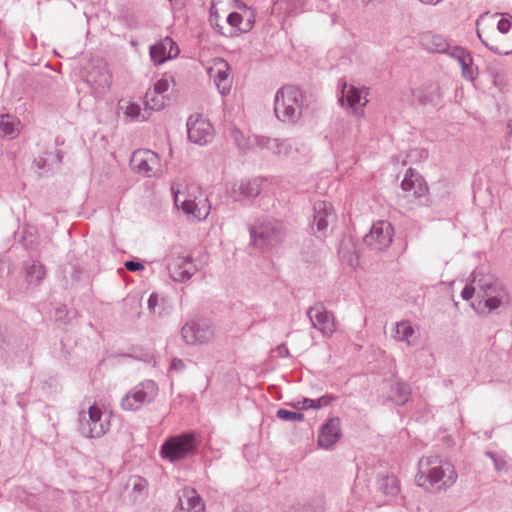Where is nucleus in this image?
<instances>
[{"label":"nucleus","mask_w":512,"mask_h":512,"mask_svg":"<svg viewBox=\"0 0 512 512\" xmlns=\"http://www.w3.org/2000/svg\"><path fill=\"white\" fill-rule=\"evenodd\" d=\"M476 294V303L472 307L478 313L491 312L499 308L506 298V291L501 282L489 273L474 270L461 292L464 300H470Z\"/></svg>","instance_id":"obj_1"},{"label":"nucleus","mask_w":512,"mask_h":512,"mask_svg":"<svg viewBox=\"0 0 512 512\" xmlns=\"http://www.w3.org/2000/svg\"><path fill=\"white\" fill-rule=\"evenodd\" d=\"M457 472L453 465L439 456H424L418 462L416 484L428 492L446 490L454 485Z\"/></svg>","instance_id":"obj_2"},{"label":"nucleus","mask_w":512,"mask_h":512,"mask_svg":"<svg viewBox=\"0 0 512 512\" xmlns=\"http://www.w3.org/2000/svg\"><path fill=\"white\" fill-rule=\"evenodd\" d=\"M250 244L263 251L279 247L286 238V227L282 221L273 217L262 216L248 226Z\"/></svg>","instance_id":"obj_3"},{"label":"nucleus","mask_w":512,"mask_h":512,"mask_svg":"<svg viewBox=\"0 0 512 512\" xmlns=\"http://www.w3.org/2000/svg\"><path fill=\"white\" fill-rule=\"evenodd\" d=\"M303 95L300 88L285 85L277 90L274 99L276 117L284 123H296L302 115Z\"/></svg>","instance_id":"obj_4"},{"label":"nucleus","mask_w":512,"mask_h":512,"mask_svg":"<svg viewBox=\"0 0 512 512\" xmlns=\"http://www.w3.org/2000/svg\"><path fill=\"white\" fill-rule=\"evenodd\" d=\"M197 451L198 445L194 432L170 436L161 446V456L172 463L194 456Z\"/></svg>","instance_id":"obj_5"},{"label":"nucleus","mask_w":512,"mask_h":512,"mask_svg":"<svg viewBox=\"0 0 512 512\" xmlns=\"http://www.w3.org/2000/svg\"><path fill=\"white\" fill-rule=\"evenodd\" d=\"M166 261L169 274L176 282L189 280L197 271L191 255L180 245H173L169 249Z\"/></svg>","instance_id":"obj_6"},{"label":"nucleus","mask_w":512,"mask_h":512,"mask_svg":"<svg viewBox=\"0 0 512 512\" xmlns=\"http://www.w3.org/2000/svg\"><path fill=\"white\" fill-rule=\"evenodd\" d=\"M158 394V387L152 380H146L129 390L121 400V408L126 411H137L150 404Z\"/></svg>","instance_id":"obj_7"},{"label":"nucleus","mask_w":512,"mask_h":512,"mask_svg":"<svg viewBox=\"0 0 512 512\" xmlns=\"http://www.w3.org/2000/svg\"><path fill=\"white\" fill-rule=\"evenodd\" d=\"M394 229L388 221H377L363 238L364 243L375 251L387 249L393 239Z\"/></svg>","instance_id":"obj_8"},{"label":"nucleus","mask_w":512,"mask_h":512,"mask_svg":"<svg viewBox=\"0 0 512 512\" xmlns=\"http://www.w3.org/2000/svg\"><path fill=\"white\" fill-rule=\"evenodd\" d=\"M130 168L137 174L152 177L160 165V158L157 153L140 149L132 153L130 157Z\"/></svg>","instance_id":"obj_9"},{"label":"nucleus","mask_w":512,"mask_h":512,"mask_svg":"<svg viewBox=\"0 0 512 512\" xmlns=\"http://www.w3.org/2000/svg\"><path fill=\"white\" fill-rule=\"evenodd\" d=\"M187 344H203L214 336V329L209 320L200 319L186 323L181 330Z\"/></svg>","instance_id":"obj_10"},{"label":"nucleus","mask_w":512,"mask_h":512,"mask_svg":"<svg viewBox=\"0 0 512 512\" xmlns=\"http://www.w3.org/2000/svg\"><path fill=\"white\" fill-rule=\"evenodd\" d=\"M186 126L189 141L201 146L212 141L213 126L208 120L202 118L201 115H191L187 120Z\"/></svg>","instance_id":"obj_11"},{"label":"nucleus","mask_w":512,"mask_h":512,"mask_svg":"<svg viewBox=\"0 0 512 512\" xmlns=\"http://www.w3.org/2000/svg\"><path fill=\"white\" fill-rule=\"evenodd\" d=\"M314 329L321 332L323 337H331L335 331L334 316L327 311L322 303H317L306 312Z\"/></svg>","instance_id":"obj_12"},{"label":"nucleus","mask_w":512,"mask_h":512,"mask_svg":"<svg viewBox=\"0 0 512 512\" xmlns=\"http://www.w3.org/2000/svg\"><path fill=\"white\" fill-rule=\"evenodd\" d=\"M338 101L342 107L348 109L356 117L364 115V107L368 103L366 98L362 101V89L353 85H347L346 82L342 85Z\"/></svg>","instance_id":"obj_13"},{"label":"nucleus","mask_w":512,"mask_h":512,"mask_svg":"<svg viewBox=\"0 0 512 512\" xmlns=\"http://www.w3.org/2000/svg\"><path fill=\"white\" fill-rule=\"evenodd\" d=\"M87 83L96 90H105L110 87L112 75L107 63L102 59L92 60L86 75Z\"/></svg>","instance_id":"obj_14"},{"label":"nucleus","mask_w":512,"mask_h":512,"mask_svg":"<svg viewBox=\"0 0 512 512\" xmlns=\"http://www.w3.org/2000/svg\"><path fill=\"white\" fill-rule=\"evenodd\" d=\"M230 66L223 58H215L212 65L207 69V73L213 79L218 91L225 96L230 93L231 80L229 79Z\"/></svg>","instance_id":"obj_15"},{"label":"nucleus","mask_w":512,"mask_h":512,"mask_svg":"<svg viewBox=\"0 0 512 512\" xmlns=\"http://www.w3.org/2000/svg\"><path fill=\"white\" fill-rule=\"evenodd\" d=\"M340 437V419L338 417L330 418L318 433V445L327 450L331 449Z\"/></svg>","instance_id":"obj_16"},{"label":"nucleus","mask_w":512,"mask_h":512,"mask_svg":"<svg viewBox=\"0 0 512 512\" xmlns=\"http://www.w3.org/2000/svg\"><path fill=\"white\" fill-rule=\"evenodd\" d=\"M253 141L255 143L254 147L260 150H267L276 156H287L292 150L289 140L255 135L253 136Z\"/></svg>","instance_id":"obj_17"},{"label":"nucleus","mask_w":512,"mask_h":512,"mask_svg":"<svg viewBox=\"0 0 512 512\" xmlns=\"http://www.w3.org/2000/svg\"><path fill=\"white\" fill-rule=\"evenodd\" d=\"M401 188L404 191H412L416 198H422L428 192V186L424 178L412 168L406 171L405 177L401 182Z\"/></svg>","instance_id":"obj_18"},{"label":"nucleus","mask_w":512,"mask_h":512,"mask_svg":"<svg viewBox=\"0 0 512 512\" xmlns=\"http://www.w3.org/2000/svg\"><path fill=\"white\" fill-rule=\"evenodd\" d=\"M261 192L260 184L257 180L241 182L234 184L229 192V197L233 202H242L245 199L250 200L257 197Z\"/></svg>","instance_id":"obj_19"},{"label":"nucleus","mask_w":512,"mask_h":512,"mask_svg":"<svg viewBox=\"0 0 512 512\" xmlns=\"http://www.w3.org/2000/svg\"><path fill=\"white\" fill-rule=\"evenodd\" d=\"M80 434L87 438H100L108 430V422L96 423L86 420V413L79 414V427Z\"/></svg>","instance_id":"obj_20"},{"label":"nucleus","mask_w":512,"mask_h":512,"mask_svg":"<svg viewBox=\"0 0 512 512\" xmlns=\"http://www.w3.org/2000/svg\"><path fill=\"white\" fill-rule=\"evenodd\" d=\"M413 98L420 105H437L441 98L440 89L435 84H429L424 88L413 91Z\"/></svg>","instance_id":"obj_21"},{"label":"nucleus","mask_w":512,"mask_h":512,"mask_svg":"<svg viewBox=\"0 0 512 512\" xmlns=\"http://www.w3.org/2000/svg\"><path fill=\"white\" fill-rule=\"evenodd\" d=\"M313 224L319 232L326 231L328 227V218L332 215V206L326 201H317L314 206Z\"/></svg>","instance_id":"obj_22"},{"label":"nucleus","mask_w":512,"mask_h":512,"mask_svg":"<svg viewBox=\"0 0 512 512\" xmlns=\"http://www.w3.org/2000/svg\"><path fill=\"white\" fill-rule=\"evenodd\" d=\"M24 269L27 284L35 287L41 284L46 275L45 267L40 262L34 260L27 262Z\"/></svg>","instance_id":"obj_23"},{"label":"nucleus","mask_w":512,"mask_h":512,"mask_svg":"<svg viewBox=\"0 0 512 512\" xmlns=\"http://www.w3.org/2000/svg\"><path fill=\"white\" fill-rule=\"evenodd\" d=\"M172 38L165 37L150 47V58L155 65H161L169 60L167 45H171Z\"/></svg>","instance_id":"obj_24"},{"label":"nucleus","mask_w":512,"mask_h":512,"mask_svg":"<svg viewBox=\"0 0 512 512\" xmlns=\"http://www.w3.org/2000/svg\"><path fill=\"white\" fill-rule=\"evenodd\" d=\"M62 157L59 150L45 152L43 155L35 158L34 164L40 170L50 171L55 165H59L62 162Z\"/></svg>","instance_id":"obj_25"},{"label":"nucleus","mask_w":512,"mask_h":512,"mask_svg":"<svg viewBox=\"0 0 512 512\" xmlns=\"http://www.w3.org/2000/svg\"><path fill=\"white\" fill-rule=\"evenodd\" d=\"M378 489L385 495L395 496L400 492L399 481L394 475H383L377 480Z\"/></svg>","instance_id":"obj_26"},{"label":"nucleus","mask_w":512,"mask_h":512,"mask_svg":"<svg viewBox=\"0 0 512 512\" xmlns=\"http://www.w3.org/2000/svg\"><path fill=\"white\" fill-rule=\"evenodd\" d=\"M182 498H185L187 501V509L192 512H204L205 505L202 501L200 495L194 489L186 488L182 491V496L180 497V501L182 502Z\"/></svg>","instance_id":"obj_27"},{"label":"nucleus","mask_w":512,"mask_h":512,"mask_svg":"<svg viewBox=\"0 0 512 512\" xmlns=\"http://www.w3.org/2000/svg\"><path fill=\"white\" fill-rule=\"evenodd\" d=\"M414 334V328L409 321H401L396 323L393 337L397 341L406 342L411 345V337Z\"/></svg>","instance_id":"obj_28"},{"label":"nucleus","mask_w":512,"mask_h":512,"mask_svg":"<svg viewBox=\"0 0 512 512\" xmlns=\"http://www.w3.org/2000/svg\"><path fill=\"white\" fill-rule=\"evenodd\" d=\"M16 120L9 114L0 115V136L14 138L18 134Z\"/></svg>","instance_id":"obj_29"},{"label":"nucleus","mask_w":512,"mask_h":512,"mask_svg":"<svg viewBox=\"0 0 512 512\" xmlns=\"http://www.w3.org/2000/svg\"><path fill=\"white\" fill-rule=\"evenodd\" d=\"M392 391V399L397 405H404L408 402L411 395V389L408 384L397 382L392 388Z\"/></svg>","instance_id":"obj_30"},{"label":"nucleus","mask_w":512,"mask_h":512,"mask_svg":"<svg viewBox=\"0 0 512 512\" xmlns=\"http://www.w3.org/2000/svg\"><path fill=\"white\" fill-rule=\"evenodd\" d=\"M425 41H428L426 43L427 49L437 52V53H444L448 49V44L446 40L441 35H432L428 34L424 37Z\"/></svg>","instance_id":"obj_31"},{"label":"nucleus","mask_w":512,"mask_h":512,"mask_svg":"<svg viewBox=\"0 0 512 512\" xmlns=\"http://www.w3.org/2000/svg\"><path fill=\"white\" fill-rule=\"evenodd\" d=\"M231 134L236 146L241 152L246 153L255 146L253 138L245 139L244 134L239 129H233Z\"/></svg>","instance_id":"obj_32"},{"label":"nucleus","mask_w":512,"mask_h":512,"mask_svg":"<svg viewBox=\"0 0 512 512\" xmlns=\"http://www.w3.org/2000/svg\"><path fill=\"white\" fill-rule=\"evenodd\" d=\"M335 398L331 395H323L318 399H310V398H303L301 403V407L303 409L308 408H314V409H320L323 407L328 406Z\"/></svg>","instance_id":"obj_33"},{"label":"nucleus","mask_w":512,"mask_h":512,"mask_svg":"<svg viewBox=\"0 0 512 512\" xmlns=\"http://www.w3.org/2000/svg\"><path fill=\"white\" fill-rule=\"evenodd\" d=\"M240 15L243 22V25L240 28V32L247 33L251 31L256 22L257 13L255 9L249 7L248 9H245V11L240 12Z\"/></svg>","instance_id":"obj_34"},{"label":"nucleus","mask_w":512,"mask_h":512,"mask_svg":"<svg viewBox=\"0 0 512 512\" xmlns=\"http://www.w3.org/2000/svg\"><path fill=\"white\" fill-rule=\"evenodd\" d=\"M14 345V338L11 336L6 327L0 324V351L9 352Z\"/></svg>","instance_id":"obj_35"},{"label":"nucleus","mask_w":512,"mask_h":512,"mask_svg":"<svg viewBox=\"0 0 512 512\" xmlns=\"http://www.w3.org/2000/svg\"><path fill=\"white\" fill-rule=\"evenodd\" d=\"M276 415L279 419L283 421H293V422H299L304 419V414L300 412L290 411L287 409H278L276 412Z\"/></svg>","instance_id":"obj_36"},{"label":"nucleus","mask_w":512,"mask_h":512,"mask_svg":"<svg viewBox=\"0 0 512 512\" xmlns=\"http://www.w3.org/2000/svg\"><path fill=\"white\" fill-rule=\"evenodd\" d=\"M219 13L215 6L212 4L210 8V14H209V23L215 29L218 33H220L223 36H228L226 32L223 31V25L219 23ZM229 36H232V33L229 34Z\"/></svg>","instance_id":"obj_37"},{"label":"nucleus","mask_w":512,"mask_h":512,"mask_svg":"<svg viewBox=\"0 0 512 512\" xmlns=\"http://www.w3.org/2000/svg\"><path fill=\"white\" fill-rule=\"evenodd\" d=\"M145 102H146V105L150 109H153V110L162 109L164 106V101H163L162 95H156L154 93H153V95L150 93H146Z\"/></svg>","instance_id":"obj_38"},{"label":"nucleus","mask_w":512,"mask_h":512,"mask_svg":"<svg viewBox=\"0 0 512 512\" xmlns=\"http://www.w3.org/2000/svg\"><path fill=\"white\" fill-rule=\"evenodd\" d=\"M181 208L183 212L188 215H192L199 220L202 218L200 210L197 208V204L193 200H184L181 203Z\"/></svg>","instance_id":"obj_39"},{"label":"nucleus","mask_w":512,"mask_h":512,"mask_svg":"<svg viewBox=\"0 0 512 512\" xmlns=\"http://www.w3.org/2000/svg\"><path fill=\"white\" fill-rule=\"evenodd\" d=\"M461 70H462L463 77L468 79V80L472 81L477 76V68H475L473 66V60L472 61H466V62H465V59L462 60Z\"/></svg>","instance_id":"obj_40"},{"label":"nucleus","mask_w":512,"mask_h":512,"mask_svg":"<svg viewBox=\"0 0 512 512\" xmlns=\"http://www.w3.org/2000/svg\"><path fill=\"white\" fill-rule=\"evenodd\" d=\"M173 80L171 75L165 74L160 80L154 84V94L162 95L169 88L170 81Z\"/></svg>","instance_id":"obj_41"},{"label":"nucleus","mask_w":512,"mask_h":512,"mask_svg":"<svg viewBox=\"0 0 512 512\" xmlns=\"http://www.w3.org/2000/svg\"><path fill=\"white\" fill-rule=\"evenodd\" d=\"M485 455L492 460L494 469L497 472H502V471L506 470L507 463L502 457H500L499 455H497L495 452H492V451H486Z\"/></svg>","instance_id":"obj_42"},{"label":"nucleus","mask_w":512,"mask_h":512,"mask_svg":"<svg viewBox=\"0 0 512 512\" xmlns=\"http://www.w3.org/2000/svg\"><path fill=\"white\" fill-rule=\"evenodd\" d=\"M119 21L123 23L129 29H135L138 27V21L134 13L125 11L119 16Z\"/></svg>","instance_id":"obj_43"},{"label":"nucleus","mask_w":512,"mask_h":512,"mask_svg":"<svg viewBox=\"0 0 512 512\" xmlns=\"http://www.w3.org/2000/svg\"><path fill=\"white\" fill-rule=\"evenodd\" d=\"M477 36L479 38V40L481 41V43L483 45H485V47H487L491 52H493L494 54H498V55H509L512 53V46L507 48V49H501L499 48L498 46H495V45H491L489 44L486 40L483 39L481 33L479 31H477Z\"/></svg>","instance_id":"obj_44"},{"label":"nucleus","mask_w":512,"mask_h":512,"mask_svg":"<svg viewBox=\"0 0 512 512\" xmlns=\"http://www.w3.org/2000/svg\"><path fill=\"white\" fill-rule=\"evenodd\" d=\"M451 56L457 60V62L459 63L460 66H461L462 60H464V58H465V62L472 61V57H471L470 53H468L466 50H464L461 47H454L451 52Z\"/></svg>","instance_id":"obj_45"},{"label":"nucleus","mask_w":512,"mask_h":512,"mask_svg":"<svg viewBox=\"0 0 512 512\" xmlns=\"http://www.w3.org/2000/svg\"><path fill=\"white\" fill-rule=\"evenodd\" d=\"M86 420H89L91 422H96V423H106L107 422V421H105V422L102 421L101 409L96 405H92L89 408L88 414H86Z\"/></svg>","instance_id":"obj_46"},{"label":"nucleus","mask_w":512,"mask_h":512,"mask_svg":"<svg viewBox=\"0 0 512 512\" xmlns=\"http://www.w3.org/2000/svg\"><path fill=\"white\" fill-rule=\"evenodd\" d=\"M226 21L232 28L240 32V28L243 25L240 12H231L228 14Z\"/></svg>","instance_id":"obj_47"},{"label":"nucleus","mask_w":512,"mask_h":512,"mask_svg":"<svg viewBox=\"0 0 512 512\" xmlns=\"http://www.w3.org/2000/svg\"><path fill=\"white\" fill-rule=\"evenodd\" d=\"M140 106L136 103H128L125 108V115L131 119H136L140 115Z\"/></svg>","instance_id":"obj_48"},{"label":"nucleus","mask_w":512,"mask_h":512,"mask_svg":"<svg viewBox=\"0 0 512 512\" xmlns=\"http://www.w3.org/2000/svg\"><path fill=\"white\" fill-rule=\"evenodd\" d=\"M124 266L127 270L131 272L141 271L144 270V265L140 261H134V260H127L124 263Z\"/></svg>","instance_id":"obj_49"},{"label":"nucleus","mask_w":512,"mask_h":512,"mask_svg":"<svg viewBox=\"0 0 512 512\" xmlns=\"http://www.w3.org/2000/svg\"><path fill=\"white\" fill-rule=\"evenodd\" d=\"M497 29L500 33L505 34L511 29V21L508 18H501L497 23Z\"/></svg>","instance_id":"obj_50"},{"label":"nucleus","mask_w":512,"mask_h":512,"mask_svg":"<svg viewBox=\"0 0 512 512\" xmlns=\"http://www.w3.org/2000/svg\"><path fill=\"white\" fill-rule=\"evenodd\" d=\"M5 273H10V263L5 256H0V278H2Z\"/></svg>","instance_id":"obj_51"},{"label":"nucleus","mask_w":512,"mask_h":512,"mask_svg":"<svg viewBox=\"0 0 512 512\" xmlns=\"http://www.w3.org/2000/svg\"><path fill=\"white\" fill-rule=\"evenodd\" d=\"M167 51H168L169 60L176 58L179 55L180 49H179L177 43L173 39H172L171 45H167Z\"/></svg>","instance_id":"obj_52"},{"label":"nucleus","mask_w":512,"mask_h":512,"mask_svg":"<svg viewBox=\"0 0 512 512\" xmlns=\"http://www.w3.org/2000/svg\"><path fill=\"white\" fill-rule=\"evenodd\" d=\"M158 301H159V297L157 294L155 293H152L148 299V309L150 310V312H152L153 314H156L157 311H156V307L158 305Z\"/></svg>","instance_id":"obj_53"},{"label":"nucleus","mask_w":512,"mask_h":512,"mask_svg":"<svg viewBox=\"0 0 512 512\" xmlns=\"http://www.w3.org/2000/svg\"><path fill=\"white\" fill-rule=\"evenodd\" d=\"M146 487V481L140 477L134 478L133 490L142 491Z\"/></svg>","instance_id":"obj_54"},{"label":"nucleus","mask_w":512,"mask_h":512,"mask_svg":"<svg viewBox=\"0 0 512 512\" xmlns=\"http://www.w3.org/2000/svg\"><path fill=\"white\" fill-rule=\"evenodd\" d=\"M276 350L280 357L284 358L289 356V350L285 344H280Z\"/></svg>","instance_id":"obj_55"},{"label":"nucleus","mask_w":512,"mask_h":512,"mask_svg":"<svg viewBox=\"0 0 512 512\" xmlns=\"http://www.w3.org/2000/svg\"><path fill=\"white\" fill-rule=\"evenodd\" d=\"M234 7L238 9V12H243L245 9H248L249 7L241 0H234Z\"/></svg>","instance_id":"obj_56"},{"label":"nucleus","mask_w":512,"mask_h":512,"mask_svg":"<svg viewBox=\"0 0 512 512\" xmlns=\"http://www.w3.org/2000/svg\"><path fill=\"white\" fill-rule=\"evenodd\" d=\"M48 494H51L56 500L62 499L63 492L61 490L51 489L47 491Z\"/></svg>","instance_id":"obj_57"},{"label":"nucleus","mask_w":512,"mask_h":512,"mask_svg":"<svg viewBox=\"0 0 512 512\" xmlns=\"http://www.w3.org/2000/svg\"><path fill=\"white\" fill-rule=\"evenodd\" d=\"M184 364L182 362V360L180 359H173L172 362H171V368L173 369H180V368H183Z\"/></svg>","instance_id":"obj_58"},{"label":"nucleus","mask_w":512,"mask_h":512,"mask_svg":"<svg viewBox=\"0 0 512 512\" xmlns=\"http://www.w3.org/2000/svg\"><path fill=\"white\" fill-rule=\"evenodd\" d=\"M172 191H173V194H174V201H175V203L177 204V203H178V200H179V198H178V192H176V191L174 190V187H173V186H172Z\"/></svg>","instance_id":"obj_59"},{"label":"nucleus","mask_w":512,"mask_h":512,"mask_svg":"<svg viewBox=\"0 0 512 512\" xmlns=\"http://www.w3.org/2000/svg\"><path fill=\"white\" fill-rule=\"evenodd\" d=\"M311 508L306 509L304 512H310ZM314 512H323L322 507H317Z\"/></svg>","instance_id":"obj_60"}]
</instances>
